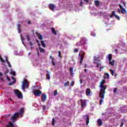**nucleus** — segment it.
Returning a JSON list of instances; mask_svg holds the SVG:
<instances>
[{
  "instance_id": "nucleus-1",
  "label": "nucleus",
  "mask_w": 127,
  "mask_h": 127,
  "mask_svg": "<svg viewBox=\"0 0 127 127\" xmlns=\"http://www.w3.org/2000/svg\"><path fill=\"white\" fill-rule=\"evenodd\" d=\"M107 85L100 86V91L99 93V97L101 98L100 105H102L103 102H104V99H105V94H106V90L107 89Z\"/></svg>"
},
{
  "instance_id": "nucleus-2",
  "label": "nucleus",
  "mask_w": 127,
  "mask_h": 127,
  "mask_svg": "<svg viewBox=\"0 0 127 127\" xmlns=\"http://www.w3.org/2000/svg\"><path fill=\"white\" fill-rule=\"evenodd\" d=\"M29 84V83H28V81H27V79H24L22 81V89L24 91V92H25V89H27V88H28Z\"/></svg>"
},
{
  "instance_id": "nucleus-3",
  "label": "nucleus",
  "mask_w": 127,
  "mask_h": 127,
  "mask_svg": "<svg viewBox=\"0 0 127 127\" xmlns=\"http://www.w3.org/2000/svg\"><path fill=\"white\" fill-rule=\"evenodd\" d=\"M86 41L87 40L86 39V38H81L79 42L77 43L76 46H83L86 44Z\"/></svg>"
},
{
  "instance_id": "nucleus-4",
  "label": "nucleus",
  "mask_w": 127,
  "mask_h": 127,
  "mask_svg": "<svg viewBox=\"0 0 127 127\" xmlns=\"http://www.w3.org/2000/svg\"><path fill=\"white\" fill-rule=\"evenodd\" d=\"M19 117V112H16L15 114L12 116L11 120L12 121L13 123H15L17 118Z\"/></svg>"
},
{
  "instance_id": "nucleus-5",
  "label": "nucleus",
  "mask_w": 127,
  "mask_h": 127,
  "mask_svg": "<svg viewBox=\"0 0 127 127\" xmlns=\"http://www.w3.org/2000/svg\"><path fill=\"white\" fill-rule=\"evenodd\" d=\"M33 94L35 95V97H40L42 94V91L39 90H35L33 91Z\"/></svg>"
},
{
  "instance_id": "nucleus-6",
  "label": "nucleus",
  "mask_w": 127,
  "mask_h": 127,
  "mask_svg": "<svg viewBox=\"0 0 127 127\" xmlns=\"http://www.w3.org/2000/svg\"><path fill=\"white\" fill-rule=\"evenodd\" d=\"M108 60L110 65H112V66H114L115 65V61L113 60L112 61V54L108 55Z\"/></svg>"
},
{
  "instance_id": "nucleus-7",
  "label": "nucleus",
  "mask_w": 127,
  "mask_h": 127,
  "mask_svg": "<svg viewBox=\"0 0 127 127\" xmlns=\"http://www.w3.org/2000/svg\"><path fill=\"white\" fill-rule=\"evenodd\" d=\"M15 94L17 95L18 98L19 99H21L22 98V93L21 92H20L18 90L16 89L14 90Z\"/></svg>"
},
{
  "instance_id": "nucleus-8",
  "label": "nucleus",
  "mask_w": 127,
  "mask_h": 127,
  "mask_svg": "<svg viewBox=\"0 0 127 127\" xmlns=\"http://www.w3.org/2000/svg\"><path fill=\"white\" fill-rule=\"evenodd\" d=\"M114 16H115V17H116L118 20H120V16L116 14V11H113L112 14L110 15L111 18H113Z\"/></svg>"
},
{
  "instance_id": "nucleus-9",
  "label": "nucleus",
  "mask_w": 127,
  "mask_h": 127,
  "mask_svg": "<svg viewBox=\"0 0 127 127\" xmlns=\"http://www.w3.org/2000/svg\"><path fill=\"white\" fill-rule=\"evenodd\" d=\"M81 102V109H84L86 106V100H80Z\"/></svg>"
},
{
  "instance_id": "nucleus-10",
  "label": "nucleus",
  "mask_w": 127,
  "mask_h": 127,
  "mask_svg": "<svg viewBox=\"0 0 127 127\" xmlns=\"http://www.w3.org/2000/svg\"><path fill=\"white\" fill-rule=\"evenodd\" d=\"M47 99V95L45 94H42V102L44 103L45 101H46V99Z\"/></svg>"
},
{
  "instance_id": "nucleus-11",
  "label": "nucleus",
  "mask_w": 127,
  "mask_h": 127,
  "mask_svg": "<svg viewBox=\"0 0 127 127\" xmlns=\"http://www.w3.org/2000/svg\"><path fill=\"white\" fill-rule=\"evenodd\" d=\"M85 54H86L85 52H82L81 53V56L80 57V61L79 62V63L80 64H82V63H83V60L84 59V56H85Z\"/></svg>"
},
{
  "instance_id": "nucleus-12",
  "label": "nucleus",
  "mask_w": 127,
  "mask_h": 127,
  "mask_svg": "<svg viewBox=\"0 0 127 127\" xmlns=\"http://www.w3.org/2000/svg\"><path fill=\"white\" fill-rule=\"evenodd\" d=\"M11 79H12V80H13V82H10L8 83L9 86H11V85H13V84H15V82H16V79H15V78L13 76L11 77Z\"/></svg>"
},
{
  "instance_id": "nucleus-13",
  "label": "nucleus",
  "mask_w": 127,
  "mask_h": 127,
  "mask_svg": "<svg viewBox=\"0 0 127 127\" xmlns=\"http://www.w3.org/2000/svg\"><path fill=\"white\" fill-rule=\"evenodd\" d=\"M49 6L50 7V9H51V10H55V5H54L52 3H50L49 5Z\"/></svg>"
},
{
  "instance_id": "nucleus-14",
  "label": "nucleus",
  "mask_w": 127,
  "mask_h": 127,
  "mask_svg": "<svg viewBox=\"0 0 127 127\" xmlns=\"http://www.w3.org/2000/svg\"><path fill=\"white\" fill-rule=\"evenodd\" d=\"M24 112V108H21L19 110V115H20L21 117H23Z\"/></svg>"
},
{
  "instance_id": "nucleus-15",
  "label": "nucleus",
  "mask_w": 127,
  "mask_h": 127,
  "mask_svg": "<svg viewBox=\"0 0 127 127\" xmlns=\"http://www.w3.org/2000/svg\"><path fill=\"white\" fill-rule=\"evenodd\" d=\"M85 94L87 96H90L91 94V89L90 88H87L86 90Z\"/></svg>"
},
{
  "instance_id": "nucleus-16",
  "label": "nucleus",
  "mask_w": 127,
  "mask_h": 127,
  "mask_svg": "<svg viewBox=\"0 0 127 127\" xmlns=\"http://www.w3.org/2000/svg\"><path fill=\"white\" fill-rule=\"evenodd\" d=\"M85 117L86 118V126H88L89 125V123H90V119L89 118V115H85Z\"/></svg>"
},
{
  "instance_id": "nucleus-17",
  "label": "nucleus",
  "mask_w": 127,
  "mask_h": 127,
  "mask_svg": "<svg viewBox=\"0 0 127 127\" xmlns=\"http://www.w3.org/2000/svg\"><path fill=\"white\" fill-rule=\"evenodd\" d=\"M119 6L122 10V13L125 14V12H127V11L126 10V9H125L124 8H123V6H122V5L121 4H119Z\"/></svg>"
},
{
  "instance_id": "nucleus-18",
  "label": "nucleus",
  "mask_w": 127,
  "mask_h": 127,
  "mask_svg": "<svg viewBox=\"0 0 127 127\" xmlns=\"http://www.w3.org/2000/svg\"><path fill=\"white\" fill-rule=\"evenodd\" d=\"M47 74L46 75V77L47 79V80H50V72L48 71H47Z\"/></svg>"
},
{
  "instance_id": "nucleus-19",
  "label": "nucleus",
  "mask_w": 127,
  "mask_h": 127,
  "mask_svg": "<svg viewBox=\"0 0 127 127\" xmlns=\"http://www.w3.org/2000/svg\"><path fill=\"white\" fill-rule=\"evenodd\" d=\"M37 35L39 37V39H40L41 40H43V36H42V35L40 34L39 33H37Z\"/></svg>"
},
{
  "instance_id": "nucleus-20",
  "label": "nucleus",
  "mask_w": 127,
  "mask_h": 127,
  "mask_svg": "<svg viewBox=\"0 0 127 127\" xmlns=\"http://www.w3.org/2000/svg\"><path fill=\"white\" fill-rule=\"evenodd\" d=\"M97 124H98V126H99V127H101V126L103 125V122H102V120L98 119L97 121Z\"/></svg>"
},
{
  "instance_id": "nucleus-21",
  "label": "nucleus",
  "mask_w": 127,
  "mask_h": 127,
  "mask_svg": "<svg viewBox=\"0 0 127 127\" xmlns=\"http://www.w3.org/2000/svg\"><path fill=\"white\" fill-rule=\"evenodd\" d=\"M94 64H97L96 67L97 68H99L101 65H102V63L101 62L100 63H97L96 62H94Z\"/></svg>"
},
{
  "instance_id": "nucleus-22",
  "label": "nucleus",
  "mask_w": 127,
  "mask_h": 127,
  "mask_svg": "<svg viewBox=\"0 0 127 127\" xmlns=\"http://www.w3.org/2000/svg\"><path fill=\"white\" fill-rule=\"evenodd\" d=\"M125 123H126V120L123 119L121 121V125L120 126V127H123L124 125H125Z\"/></svg>"
},
{
  "instance_id": "nucleus-23",
  "label": "nucleus",
  "mask_w": 127,
  "mask_h": 127,
  "mask_svg": "<svg viewBox=\"0 0 127 127\" xmlns=\"http://www.w3.org/2000/svg\"><path fill=\"white\" fill-rule=\"evenodd\" d=\"M26 39H27V41H30V34H27L26 36Z\"/></svg>"
},
{
  "instance_id": "nucleus-24",
  "label": "nucleus",
  "mask_w": 127,
  "mask_h": 127,
  "mask_svg": "<svg viewBox=\"0 0 127 127\" xmlns=\"http://www.w3.org/2000/svg\"><path fill=\"white\" fill-rule=\"evenodd\" d=\"M52 33H53L54 34H55V35H57V32H56V31L55 30V29H54V28H52Z\"/></svg>"
},
{
  "instance_id": "nucleus-25",
  "label": "nucleus",
  "mask_w": 127,
  "mask_h": 127,
  "mask_svg": "<svg viewBox=\"0 0 127 127\" xmlns=\"http://www.w3.org/2000/svg\"><path fill=\"white\" fill-rule=\"evenodd\" d=\"M39 49L40 52L41 53H44V52H45V50H44V49H43L41 47H39Z\"/></svg>"
},
{
  "instance_id": "nucleus-26",
  "label": "nucleus",
  "mask_w": 127,
  "mask_h": 127,
  "mask_svg": "<svg viewBox=\"0 0 127 127\" xmlns=\"http://www.w3.org/2000/svg\"><path fill=\"white\" fill-rule=\"evenodd\" d=\"M94 2H95V4L96 6H99V5H100V1L99 0H95L94 1Z\"/></svg>"
},
{
  "instance_id": "nucleus-27",
  "label": "nucleus",
  "mask_w": 127,
  "mask_h": 127,
  "mask_svg": "<svg viewBox=\"0 0 127 127\" xmlns=\"http://www.w3.org/2000/svg\"><path fill=\"white\" fill-rule=\"evenodd\" d=\"M41 43L42 44V46H43L44 48L46 47V44H45V43H44V41H41Z\"/></svg>"
},
{
  "instance_id": "nucleus-28",
  "label": "nucleus",
  "mask_w": 127,
  "mask_h": 127,
  "mask_svg": "<svg viewBox=\"0 0 127 127\" xmlns=\"http://www.w3.org/2000/svg\"><path fill=\"white\" fill-rule=\"evenodd\" d=\"M73 67H70L69 69V72L70 73L71 76L73 75Z\"/></svg>"
},
{
  "instance_id": "nucleus-29",
  "label": "nucleus",
  "mask_w": 127,
  "mask_h": 127,
  "mask_svg": "<svg viewBox=\"0 0 127 127\" xmlns=\"http://www.w3.org/2000/svg\"><path fill=\"white\" fill-rule=\"evenodd\" d=\"M106 82V80L105 79H102V81L100 82V86H104V83Z\"/></svg>"
},
{
  "instance_id": "nucleus-30",
  "label": "nucleus",
  "mask_w": 127,
  "mask_h": 127,
  "mask_svg": "<svg viewBox=\"0 0 127 127\" xmlns=\"http://www.w3.org/2000/svg\"><path fill=\"white\" fill-rule=\"evenodd\" d=\"M21 41H22L23 45L25 46V44H24V40H25V39L24 38H23V37L21 36Z\"/></svg>"
},
{
  "instance_id": "nucleus-31",
  "label": "nucleus",
  "mask_w": 127,
  "mask_h": 127,
  "mask_svg": "<svg viewBox=\"0 0 127 127\" xmlns=\"http://www.w3.org/2000/svg\"><path fill=\"white\" fill-rule=\"evenodd\" d=\"M52 63L54 66L56 65V64H55V62L54 61V58H52Z\"/></svg>"
},
{
  "instance_id": "nucleus-32",
  "label": "nucleus",
  "mask_w": 127,
  "mask_h": 127,
  "mask_svg": "<svg viewBox=\"0 0 127 127\" xmlns=\"http://www.w3.org/2000/svg\"><path fill=\"white\" fill-rule=\"evenodd\" d=\"M7 127H14L13 124L11 122L9 123V125L7 126Z\"/></svg>"
},
{
  "instance_id": "nucleus-33",
  "label": "nucleus",
  "mask_w": 127,
  "mask_h": 127,
  "mask_svg": "<svg viewBox=\"0 0 127 127\" xmlns=\"http://www.w3.org/2000/svg\"><path fill=\"white\" fill-rule=\"evenodd\" d=\"M69 86V81H66V82H65L64 84V87H67Z\"/></svg>"
},
{
  "instance_id": "nucleus-34",
  "label": "nucleus",
  "mask_w": 127,
  "mask_h": 127,
  "mask_svg": "<svg viewBox=\"0 0 127 127\" xmlns=\"http://www.w3.org/2000/svg\"><path fill=\"white\" fill-rule=\"evenodd\" d=\"M110 72H111V74L112 76H114L115 75V71L112 69H110Z\"/></svg>"
},
{
  "instance_id": "nucleus-35",
  "label": "nucleus",
  "mask_w": 127,
  "mask_h": 127,
  "mask_svg": "<svg viewBox=\"0 0 127 127\" xmlns=\"http://www.w3.org/2000/svg\"><path fill=\"white\" fill-rule=\"evenodd\" d=\"M52 124L53 126H54L55 125V119L54 118H53L52 119Z\"/></svg>"
},
{
  "instance_id": "nucleus-36",
  "label": "nucleus",
  "mask_w": 127,
  "mask_h": 127,
  "mask_svg": "<svg viewBox=\"0 0 127 127\" xmlns=\"http://www.w3.org/2000/svg\"><path fill=\"white\" fill-rule=\"evenodd\" d=\"M17 26H18V29L19 30V33H20L21 32V30L19 29V28H20V25L19 24H18Z\"/></svg>"
},
{
  "instance_id": "nucleus-37",
  "label": "nucleus",
  "mask_w": 127,
  "mask_h": 127,
  "mask_svg": "<svg viewBox=\"0 0 127 127\" xmlns=\"http://www.w3.org/2000/svg\"><path fill=\"white\" fill-rule=\"evenodd\" d=\"M11 75H12V76H15V71H11L10 72Z\"/></svg>"
},
{
  "instance_id": "nucleus-38",
  "label": "nucleus",
  "mask_w": 127,
  "mask_h": 127,
  "mask_svg": "<svg viewBox=\"0 0 127 127\" xmlns=\"http://www.w3.org/2000/svg\"><path fill=\"white\" fill-rule=\"evenodd\" d=\"M58 95V92H57V90H55L54 91V95L55 96H57Z\"/></svg>"
},
{
  "instance_id": "nucleus-39",
  "label": "nucleus",
  "mask_w": 127,
  "mask_h": 127,
  "mask_svg": "<svg viewBox=\"0 0 127 127\" xmlns=\"http://www.w3.org/2000/svg\"><path fill=\"white\" fill-rule=\"evenodd\" d=\"M59 53V55H58V57L60 58H61V51H59L58 52Z\"/></svg>"
},
{
  "instance_id": "nucleus-40",
  "label": "nucleus",
  "mask_w": 127,
  "mask_h": 127,
  "mask_svg": "<svg viewBox=\"0 0 127 127\" xmlns=\"http://www.w3.org/2000/svg\"><path fill=\"white\" fill-rule=\"evenodd\" d=\"M46 109V106L45 105H43V112H45V109Z\"/></svg>"
},
{
  "instance_id": "nucleus-41",
  "label": "nucleus",
  "mask_w": 127,
  "mask_h": 127,
  "mask_svg": "<svg viewBox=\"0 0 127 127\" xmlns=\"http://www.w3.org/2000/svg\"><path fill=\"white\" fill-rule=\"evenodd\" d=\"M105 75L106 76H107V77H105V78H109L110 75L109 74V73H106L105 74Z\"/></svg>"
},
{
  "instance_id": "nucleus-42",
  "label": "nucleus",
  "mask_w": 127,
  "mask_h": 127,
  "mask_svg": "<svg viewBox=\"0 0 127 127\" xmlns=\"http://www.w3.org/2000/svg\"><path fill=\"white\" fill-rule=\"evenodd\" d=\"M7 64L8 65V67H11V65L10 64V63H9V62H7Z\"/></svg>"
},
{
  "instance_id": "nucleus-43",
  "label": "nucleus",
  "mask_w": 127,
  "mask_h": 127,
  "mask_svg": "<svg viewBox=\"0 0 127 127\" xmlns=\"http://www.w3.org/2000/svg\"><path fill=\"white\" fill-rule=\"evenodd\" d=\"M0 60L1 62H3V63H4L5 61H4V60H3L2 58H0Z\"/></svg>"
},
{
  "instance_id": "nucleus-44",
  "label": "nucleus",
  "mask_w": 127,
  "mask_h": 127,
  "mask_svg": "<svg viewBox=\"0 0 127 127\" xmlns=\"http://www.w3.org/2000/svg\"><path fill=\"white\" fill-rule=\"evenodd\" d=\"M70 86H74V81H71L70 82Z\"/></svg>"
},
{
  "instance_id": "nucleus-45",
  "label": "nucleus",
  "mask_w": 127,
  "mask_h": 127,
  "mask_svg": "<svg viewBox=\"0 0 127 127\" xmlns=\"http://www.w3.org/2000/svg\"><path fill=\"white\" fill-rule=\"evenodd\" d=\"M105 67L104 66H102L100 67V71L101 72L102 71V69H104Z\"/></svg>"
},
{
  "instance_id": "nucleus-46",
  "label": "nucleus",
  "mask_w": 127,
  "mask_h": 127,
  "mask_svg": "<svg viewBox=\"0 0 127 127\" xmlns=\"http://www.w3.org/2000/svg\"><path fill=\"white\" fill-rule=\"evenodd\" d=\"M117 90H118V88H114V93H117Z\"/></svg>"
},
{
  "instance_id": "nucleus-47",
  "label": "nucleus",
  "mask_w": 127,
  "mask_h": 127,
  "mask_svg": "<svg viewBox=\"0 0 127 127\" xmlns=\"http://www.w3.org/2000/svg\"><path fill=\"white\" fill-rule=\"evenodd\" d=\"M73 52H74V53H76L78 52V49H75L74 50Z\"/></svg>"
},
{
  "instance_id": "nucleus-48",
  "label": "nucleus",
  "mask_w": 127,
  "mask_h": 127,
  "mask_svg": "<svg viewBox=\"0 0 127 127\" xmlns=\"http://www.w3.org/2000/svg\"><path fill=\"white\" fill-rule=\"evenodd\" d=\"M8 72H9V70H6L5 71L4 74H5V75H6V74H7V73H8Z\"/></svg>"
},
{
  "instance_id": "nucleus-49",
  "label": "nucleus",
  "mask_w": 127,
  "mask_h": 127,
  "mask_svg": "<svg viewBox=\"0 0 127 127\" xmlns=\"http://www.w3.org/2000/svg\"><path fill=\"white\" fill-rule=\"evenodd\" d=\"M91 35H92V36H96V34H95L94 33H92Z\"/></svg>"
},
{
  "instance_id": "nucleus-50",
  "label": "nucleus",
  "mask_w": 127,
  "mask_h": 127,
  "mask_svg": "<svg viewBox=\"0 0 127 127\" xmlns=\"http://www.w3.org/2000/svg\"><path fill=\"white\" fill-rule=\"evenodd\" d=\"M0 80L1 81V82H3V78L0 77Z\"/></svg>"
},
{
  "instance_id": "nucleus-51",
  "label": "nucleus",
  "mask_w": 127,
  "mask_h": 127,
  "mask_svg": "<svg viewBox=\"0 0 127 127\" xmlns=\"http://www.w3.org/2000/svg\"><path fill=\"white\" fill-rule=\"evenodd\" d=\"M29 44L30 45V46H32V43L31 42H29Z\"/></svg>"
},
{
  "instance_id": "nucleus-52",
  "label": "nucleus",
  "mask_w": 127,
  "mask_h": 127,
  "mask_svg": "<svg viewBox=\"0 0 127 127\" xmlns=\"http://www.w3.org/2000/svg\"><path fill=\"white\" fill-rule=\"evenodd\" d=\"M7 81H10V78H9L8 76H7Z\"/></svg>"
},
{
  "instance_id": "nucleus-53",
  "label": "nucleus",
  "mask_w": 127,
  "mask_h": 127,
  "mask_svg": "<svg viewBox=\"0 0 127 127\" xmlns=\"http://www.w3.org/2000/svg\"><path fill=\"white\" fill-rule=\"evenodd\" d=\"M5 61H6V62L7 63V62H8V60H7V58H6V59H5Z\"/></svg>"
},
{
  "instance_id": "nucleus-54",
  "label": "nucleus",
  "mask_w": 127,
  "mask_h": 127,
  "mask_svg": "<svg viewBox=\"0 0 127 127\" xmlns=\"http://www.w3.org/2000/svg\"><path fill=\"white\" fill-rule=\"evenodd\" d=\"M38 46L40 47V46H41V44H40V43H38Z\"/></svg>"
},
{
  "instance_id": "nucleus-55",
  "label": "nucleus",
  "mask_w": 127,
  "mask_h": 127,
  "mask_svg": "<svg viewBox=\"0 0 127 127\" xmlns=\"http://www.w3.org/2000/svg\"><path fill=\"white\" fill-rule=\"evenodd\" d=\"M2 76V73L0 72V77Z\"/></svg>"
},
{
  "instance_id": "nucleus-56",
  "label": "nucleus",
  "mask_w": 127,
  "mask_h": 127,
  "mask_svg": "<svg viewBox=\"0 0 127 127\" xmlns=\"http://www.w3.org/2000/svg\"><path fill=\"white\" fill-rule=\"evenodd\" d=\"M115 52L116 53H118V49H115Z\"/></svg>"
},
{
  "instance_id": "nucleus-57",
  "label": "nucleus",
  "mask_w": 127,
  "mask_h": 127,
  "mask_svg": "<svg viewBox=\"0 0 127 127\" xmlns=\"http://www.w3.org/2000/svg\"><path fill=\"white\" fill-rule=\"evenodd\" d=\"M85 2H89V0H84Z\"/></svg>"
},
{
  "instance_id": "nucleus-58",
  "label": "nucleus",
  "mask_w": 127,
  "mask_h": 127,
  "mask_svg": "<svg viewBox=\"0 0 127 127\" xmlns=\"http://www.w3.org/2000/svg\"><path fill=\"white\" fill-rule=\"evenodd\" d=\"M79 82L80 84H82V79H80Z\"/></svg>"
},
{
  "instance_id": "nucleus-59",
  "label": "nucleus",
  "mask_w": 127,
  "mask_h": 127,
  "mask_svg": "<svg viewBox=\"0 0 127 127\" xmlns=\"http://www.w3.org/2000/svg\"><path fill=\"white\" fill-rule=\"evenodd\" d=\"M118 12H119V13H121V10L120 9H118Z\"/></svg>"
},
{
  "instance_id": "nucleus-60",
  "label": "nucleus",
  "mask_w": 127,
  "mask_h": 127,
  "mask_svg": "<svg viewBox=\"0 0 127 127\" xmlns=\"http://www.w3.org/2000/svg\"><path fill=\"white\" fill-rule=\"evenodd\" d=\"M27 23H28V24H30V21H28L27 22Z\"/></svg>"
},
{
  "instance_id": "nucleus-61",
  "label": "nucleus",
  "mask_w": 127,
  "mask_h": 127,
  "mask_svg": "<svg viewBox=\"0 0 127 127\" xmlns=\"http://www.w3.org/2000/svg\"><path fill=\"white\" fill-rule=\"evenodd\" d=\"M84 71H85V73H87V69H85Z\"/></svg>"
},
{
  "instance_id": "nucleus-62",
  "label": "nucleus",
  "mask_w": 127,
  "mask_h": 127,
  "mask_svg": "<svg viewBox=\"0 0 127 127\" xmlns=\"http://www.w3.org/2000/svg\"><path fill=\"white\" fill-rule=\"evenodd\" d=\"M37 55H38V56H39V52H37Z\"/></svg>"
},
{
  "instance_id": "nucleus-63",
  "label": "nucleus",
  "mask_w": 127,
  "mask_h": 127,
  "mask_svg": "<svg viewBox=\"0 0 127 127\" xmlns=\"http://www.w3.org/2000/svg\"><path fill=\"white\" fill-rule=\"evenodd\" d=\"M50 58L52 59V58H54L51 56H50Z\"/></svg>"
},
{
  "instance_id": "nucleus-64",
  "label": "nucleus",
  "mask_w": 127,
  "mask_h": 127,
  "mask_svg": "<svg viewBox=\"0 0 127 127\" xmlns=\"http://www.w3.org/2000/svg\"><path fill=\"white\" fill-rule=\"evenodd\" d=\"M37 42L38 43H40V42H39V41H38V40L37 41Z\"/></svg>"
}]
</instances>
